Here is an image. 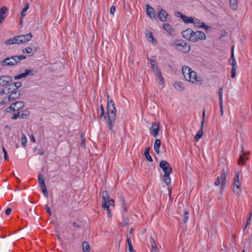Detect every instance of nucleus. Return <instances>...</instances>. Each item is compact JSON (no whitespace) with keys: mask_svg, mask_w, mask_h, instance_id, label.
Instances as JSON below:
<instances>
[{"mask_svg":"<svg viewBox=\"0 0 252 252\" xmlns=\"http://www.w3.org/2000/svg\"><path fill=\"white\" fill-rule=\"evenodd\" d=\"M251 220V216H249L248 218L247 219L246 224L245 226L244 229H246L248 225L250 223Z\"/></svg>","mask_w":252,"mask_h":252,"instance_id":"54","label":"nucleus"},{"mask_svg":"<svg viewBox=\"0 0 252 252\" xmlns=\"http://www.w3.org/2000/svg\"><path fill=\"white\" fill-rule=\"evenodd\" d=\"M191 24H193L195 26L204 29L206 31L211 30V28L205 25L203 22H201L200 20L197 18H193V21Z\"/></svg>","mask_w":252,"mask_h":252,"instance_id":"14","label":"nucleus"},{"mask_svg":"<svg viewBox=\"0 0 252 252\" xmlns=\"http://www.w3.org/2000/svg\"><path fill=\"white\" fill-rule=\"evenodd\" d=\"M147 13L151 18H155L154 9L149 5H147Z\"/></svg>","mask_w":252,"mask_h":252,"instance_id":"27","label":"nucleus"},{"mask_svg":"<svg viewBox=\"0 0 252 252\" xmlns=\"http://www.w3.org/2000/svg\"><path fill=\"white\" fill-rule=\"evenodd\" d=\"M229 63L232 66H237L236 62L234 57L233 47L231 49V55L229 60Z\"/></svg>","mask_w":252,"mask_h":252,"instance_id":"25","label":"nucleus"},{"mask_svg":"<svg viewBox=\"0 0 252 252\" xmlns=\"http://www.w3.org/2000/svg\"><path fill=\"white\" fill-rule=\"evenodd\" d=\"M158 19L162 21L165 22L166 21L167 16H168V13L166 11L164 10L162 8L159 6L158 8Z\"/></svg>","mask_w":252,"mask_h":252,"instance_id":"15","label":"nucleus"},{"mask_svg":"<svg viewBox=\"0 0 252 252\" xmlns=\"http://www.w3.org/2000/svg\"><path fill=\"white\" fill-rule=\"evenodd\" d=\"M150 245L151 248V252H158L159 250L157 247L156 243L152 237L150 239Z\"/></svg>","mask_w":252,"mask_h":252,"instance_id":"22","label":"nucleus"},{"mask_svg":"<svg viewBox=\"0 0 252 252\" xmlns=\"http://www.w3.org/2000/svg\"><path fill=\"white\" fill-rule=\"evenodd\" d=\"M128 248L133 247L130 237H127Z\"/></svg>","mask_w":252,"mask_h":252,"instance_id":"51","label":"nucleus"},{"mask_svg":"<svg viewBox=\"0 0 252 252\" xmlns=\"http://www.w3.org/2000/svg\"><path fill=\"white\" fill-rule=\"evenodd\" d=\"M20 96V94L17 92L12 93L8 97L10 101L18 99Z\"/></svg>","mask_w":252,"mask_h":252,"instance_id":"30","label":"nucleus"},{"mask_svg":"<svg viewBox=\"0 0 252 252\" xmlns=\"http://www.w3.org/2000/svg\"><path fill=\"white\" fill-rule=\"evenodd\" d=\"M38 183L40 186H45V184L44 182V179L41 174L38 175Z\"/></svg>","mask_w":252,"mask_h":252,"instance_id":"40","label":"nucleus"},{"mask_svg":"<svg viewBox=\"0 0 252 252\" xmlns=\"http://www.w3.org/2000/svg\"><path fill=\"white\" fill-rule=\"evenodd\" d=\"M159 129V124L156 123H153L150 129L151 134L155 137H156L158 134Z\"/></svg>","mask_w":252,"mask_h":252,"instance_id":"20","label":"nucleus"},{"mask_svg":"<svg viewBox=\"0 0 252 252\" xmlns=\"http://www.w3.org/2000/svg\"><path fill=\"white\" fill-rule=\"evenodd\" d=\"M173 86L175 89L178 91H182L184 90L183 85L181 82H175Z\"/></svg>","mask_w":252,"mask_h":252,"instance_id":"34","label":"nucleus"},{"mask_svg":"<svg viewBox=\"0 0 252 252\" xmlns=\"http://www.w3.org/2000/svg\"><path fill=\"white\" fill-rule=\"evenodd\" d=\"M160 140L158 139H157L155 140V143H154V150L155 152L158 154L159 153V148L160 147Z\"/></svg>","mask_w":252,"mask_h":252,"instance_id":"28","label":"nucleus"},{"mask_svg":"<svg viewBox=\"0 0 252 252\" xmlns=\"http://www.w3.org/2000/svg\"><path fill=\"white\" fill-rule=\"evenodd\" d=\"M146 36L147 40L149 41L152 42L153 44H155L157 43V41L154 39L152 32L149 31H147L146 32Z\"/></svg>","mask_w":252,"mask_h":252,"instance_id":"23","label":"nucleus"},{"mask_svg":"<svg viewBox=\"0 0 252 252\" xmlns=\"http://www.w3.org/2000/svg\"><path fill=\"white\" fill-rule=\"evenodd\" d=\"M26 58V56L23 55L13 56L2 60L0 63L2 66L15 65L21 60L25 59Z\"/></svg>","mask_w":252,"mask_h":252,"instance_id":"5","label":"nucleus"},{"mask_svg":"<svg viewBox=\"0 0 252 252\" xmlns=\"http://www.w3.org/2000/svg\"><path fill=\"white\" fill-rule=\"evenodd\" d=\"M11 212V209L10 208L6 209V210H5V214L6 215H10Z\"/></svg>","mask_w":252,"mask_h":252,"instance_id":"56","label":"nucleus"},{"mask_svg":"<svg viewBox=\"0 0 252 252\" xmlns=\"http://www.w3.org/2000/svg\"><path fill=\"white\" fill-rule=\"evenodd\" d=\"M32 38V34L29 33L25 35L17 36V41H18V44L25 43L31 40Z\"/></svg>","mask_w":252,"mask_h":252,"instance_id":"11","label":"nucleus"},{"mask_svg":"<svg viewBox=\"0 0 252 252\" xmlns=\"http://www.w3.org/2000/svg\"><path fill=\"white\" fill-rule=\"evenodd\" d=\"M175 15L177 17H180L185 23L188 24L192 23L193 18L191 17L187 16L185 15H183L180 12H176L175 13Z\"/></svg>","mask_w":252,"mask_h":252,"instance_id":"19","label":"nucleus"},{"mask_svg":"<svg viewBox=\"0 0 252 252\" xmlns=\"http://www.w3.org/2000/svg\"><path fill=\"white\" fill-rule=\"evenodd\" d=\"M30 6V4L28 2H26L25 3L24 7L22 10L21 12V17L23 18L25 16V13L27 11Z\"/></svg>","mask_w":252,"mask_h":252,"instance_id":"37","label":"nucleus"},{"mask_svg":"<svg viewBox=\"0 0 252 252\" xmlns=\"http://www.w3.org/2000/svg\"><path fill=\"white\" fill-rule=\"evenodd\" d=\"M10 102L8 97H4L1 101H0V105L6 104Z\"/></svg>","mask_w":252,"mask_h":252,"instance_id":"44","label":"nucleus"},{"mask_svg":"<svg viewBox=\"0 0 252 252\" xmlns=\"http://www.w3.org/2000/svg\"><path fill=\"white\" fill-rule=\"evenodd\" d=\"M126 252H136L133 247L128 248L127 250L126 251Z\"/></svg>","mask_w":252,"mask_h":252,"instance_id":"57","label":"nucleus"},{"mask_svg":"<svg viewBox=\"0 0 252 252\" xmlns=\"http://www.w3.org/2000/svg\"><path fill=\"white\" fill-rule=\"evenodd\" d=\"M116 11V7L114 6H111L110 8V14L112 16L114 15V12Z\"/></svg>","mask_w":252,"mask_h":252,"instance_id":"50","label":"nucleus"},{"mask_svg":"<svg viewBox=\"0 0 252 252\" xmlns=\"http://www.w3.org/2000/svg\"><path fill=\"white\" fill-rule=\"evenodd\" d=\"M25 106V103L23 101H18L12 103L9 107L5 109V111L8 113H11L13 111H19Z\"/></svg>","mask_w":252,"mask_h":252,"instance_id":"9","label":"nucleus"},{"mask_svg":"<svg viewBox=\"0 0 252 252\" xmlns=\"http://www.w3.org/2000/svg\"><path fill=\"white\" fill-rule=\"evenodd\" d=\"M81 146H82L83 147L85 148V143H84V141H83H83H82V142H81Z\"/></svg>","mask_w":252,"mask_h":252,"instance_id":"63","label":"nucleus"},{"mask_svg":"<svg viewBox=\"0 0 252 252\" xmlns=\"http://www.w3.org/2000/svg\"><path fill=\"white\" fill-rule=\"evenodd\" d=\"M40 188L41 191L43 193L44 195L46 197H48V193L46 188V185L45 186H40Z\"/></svg>","mask_w":252,"mask_h":252,"instance_id":"41","label":"nucleus"},{"mask_svg":"<svg viewBox=\"0 0 252 252\" xmlns=\"http://www.w3.org/2000/svg\"><path fill=\"white\" fill-rule=\"evenodd\" d=\"M193 38L195 39H194V40L193 41V42H196L199 40H205L206 35L203 32L196 31V32H194Z\"/></svg>","mask_w":252,"mask_h":252,"instance_id":"18","label":"nucleus"},{"mask_svg":"<svg viewBox=\"0 0 252 252\" xmlns=\"http://www.w3.org/2000/svg\"><path fill=\"white\" fill-rule=\"evenodd\" d=\"M12 81V78L9 76H0V87L7 85Z\"/></svg>","mask_w":252,"mask_h":252,"instance_id":"16","label":"nucleus"},{"mask_svg":"<svg viewBox=\"0 0 252 252\" xmlns=\"http://www.w3.org/2000/svg\"><path fill=\"white\" fill-rule=\"evenodd\" d=\"M44 154V150L43 149L40 150L39 151V155H43Z\"/></svg>","mask_w":252,"mask_h":252,"instance_id":"60","label":"nucleus"},{"mask_svg":"<svg viewBox=\"0 0 252 252\" xmlns=\"http://www.w3.org/2000/svg\"><path fill=\"white\" fill-rule=\"evenodd\" d=\"M35 73V71L33 69H26L23 73H21L19 75H15L14 76L15 80H18L21 78L27 77L29 75H33Z\"/></svg>","mask_w":252,"mask_h":252,"instance_id":"13","label":"nucleus"},{"mask_svg":"<svg viewBox=\"0 0 252 252\" xmlns=\"http://www.w3.org/2000/svg\"><path fill=\"white\" fill-rule=\"evenodd\" d=\"M155 75H156L158 80V83L161 85H163L164 84V81L162 76L161 71L157 72L155 74Z\"/></svg>","mask_w":252,"mask_h":252,"instance_id":"29","label":"nucleus"},{"mask_svg":"<svg viewBox=\"0 0 252 252\" xmlns=\"http://www.w3.org/2000/svg\"><path fill=\"white\" fill-rule=\"evenodd\" d=\"M14 85V86L15 87L16 89H17L21 87L22 83L21 82L19 81V82H16L15 83H13V84H11V85Z\"/></svg>","mask_w":252,"mask_h":252,"instance_id":"48","label":"nucleus"},{"mask_svg":"<svg viewBox=\"0 0 252 252\" xmlns=\"http://www.w3.org/2000/svg\"><path fill=\"white\" fill-rule=\"evenodd\" d=\"M202 135H203V130L199 129L197 131L196 135H195L194 139H195L196 141H198L202 137Z\"/></svg>","mask_w":252,"mask_h":252,"instance_id":"38","label":"nucleus"},{"mask_svg":"<svg viewBox=\"0 0 252 252\" xmlns=\"http://www.w3.org/2000/svg\"><path fill=\"white\" fill-rule=\"evenodd\" d=\"M226 174L227 172L224 170L223 169L222 170V172L220 175V176H218L216 181L215 182V185L216 186L220 185L221 189L220 191V194L222 193L224 188L225 186L226 182Z\"/></svg>","mask_w":252,"mask_h":252,"instance_id":"7","label":"nucleus"},{"mask_svg":"<svg viewBox=\"0 0 252 252\" xmlns=\"http://www.w3.org/2000/svg\"><path fill=\"white\" fill-rule=\"evenodd\" d=\"M18 112L19 114V118L22 119H26L30 115V112L27 110H22Z\"/></svg>","mask_w":252,"mask_h":252,"instance_id":"24","label":"nucleus"},{"mask_svg":"<svg viewBox=\"0 0 252 252\" xmlns=\"http://www.w3.org/2000/svg\"><path fill=\"white\" fill-rule=\"evenodd\" d=\"M21 143L23 146L25 147L27 145V138L25 134L23 133L21 138Z\"/></svg>","mask_w":252,"mask_h":252,"instance_id":"42","label":"nucleus"},{"mask_svg":"<svg viewBox=\"0 0 252 252\" xmlns=\"http://www.w3.org/2000/svg\"><path fill=\"white\" fill-rule=\"evenodd\" d=\"M205 110H204L203 112V113H202V119H204V120H205Z\"/></svg>","mask_w":252,"mask_h":252,"instance_id":"62","label":"nucleus"},{"mask_svg":"<svg viewBox=\"0 0 252 252\" xmlns=\"http://www.w3.org/2000/svg\"><path fill=\"white\" fill-rule=\"evenodd\" d=\"M189 219V213L188 211H185L184 213L183 217V220L185 223H186Z\"/></svg>","mask_w":252,"mask_h":252,"instance_id":"43","label":"nucleus"},{"mask_svg":"<svg viewBox=\"0 0 252 252\" xmlns=\"http://www.w3.org/2000/svg\"><path fill=\"white\" fill-rule=\"evenodd\" d=\"M159 167L164 172L163 179L165 183L167 185H169L171 183L169 175L172 172L171 166L166 161L161 160L159 163Z\"/></svg>","mask_w":252,"mask_h":252,"instance_id":"4","label":"nucleus"},{"mask_svg":"<svg viewBox=\"0 0 252 252\" xmlns=\"http://www.w3.org/2000/svg\"><path fill=\"white\" fill-rule=\"evenodd\" d=\"M182 73L185 79L192 83L199 84L202 82V79L197 76L196 73L191 68L187 65H183L182 68Z\"/></svg>","mask_w":252,"mask_h":252,"instance_id":"2","label":"nucleus"},{"mask_svg":"<svg viewBox=\"0 0 252 252\" xmlns=\"http://www.w3.org/2000/svg\"><path fill=\"white\" fill-rule=\"evenodd\" d=\"M182 35L185 39L190 42H193V41L194 40V39L195 38H193L194 31L190 28L183 31L182 32Z\"/></svg>","mask_w":252,"mask_h":252,"instance_id":"10","label":"nucleus"},{"mask_svg":"<svg viewBox=\"0 0 252 252\" xmlns=\"http://www.w3.org/2000/svg\"><path fill=\"white\" fill-rule=\"evenodd\" d=\"M163 28L166 31H167V32L170 34H171L173 31L172 27L168 24H163Z\"/></svg>","mask_w":252,"mask_h":252,"instance_id":"31","label":"nucleus"},{"mask_svg":"<svg viewBox=\"0 0 252 252\" xmlns=\"http://www.w3.org/2000/svg\"><path fill=\"white\" fill-rule=\"evenodd\" d=\"M5 43L7 45H10L13 44H18V41H17V36L7 40L5 41Z\"/></svg>","mask_w":252,"mask_h":252,"instance_id":"32","label":"nucleus"},{"mask_svg":"<svg viewBox=\"0 0 252 252\" xmlns=\"http://www.w3.org/2000/svg\"><path fill=\"white\" fill-rule=\"evenodd\" d=\"M2 150L4 154V158L6 161L9 160V158L7 155V153L4 147H2Z\"/></svg>","mask_w":252,"mask_h":252,"instance_id":"45","label":"nucleus"},{"mask_svg":"<svg viewBox=\"0 0 252 252\" xmlns=\"http://www.w3.org/2000/svg\"><path fill=\"white\" fill-rule=\"evenodd\" d=\"M7 10L8 9L5 6H2L0 8V24L4 21L6 17L5 13Z\"/></svg>","mask_w":252,"mask_h":252,"instance_id":"21","label":"nucleus"},{"mask_svg":"<svg viewBox=\"0 0 252 252\" xmlns=\"http://www.w3.org/2000/svg\"><path fill=\"white\" fill-rule=\"evenodd\" d=\"M82 249L83 252H89L90 250V245L88 242L84 241L82 243Z\"/></svg>","mask_w":252,"mask_h":252,"instance_id":"33","label":"nucleus"},{"mask_svg":"<svg viewBox=\"0 0 252 252\" xmlns=\"http://www.w3.org/2000/svg\"><path fill=\"white\" fill-rule=\"evenodd\" d=\"M45 209H46V212L50 215V216H51L52 215V213L51 212V210H50V207L47 205H45Z\"/></svg>","mask_w":252,"mask_h":252,"instance_id":"52","label":"nucleus"},{"mask_svg":"<svg viewBox=\"0 0 252 252\" xmlns=\"http://www.w3.org/2000/svg\"><path fill=\"white\" fill-rule=\"evenodd\" d=\"M11 118L12 120H16L17 118H19V114H18V112L13 113Z\"/></svg>","mask_w":252,"mask_h":252,"instance_id":"49","label":"nucleus"},{"mask_svg":"<svg viewBox=\"0 0 252 252\" xmlns=\"http://www.w3.org/2000/svg\"><path fill=\"white\" fill-rule=\"evenodd\" d=\"M102 207L106 210L108 217L111 218V210L114 207V201L109 198V195L106 191L102 192Z\"/></svg>","mask_w":252,"mask_h":252,"instance_id":"3","label":"nucleus"},{"mask_svg":"<svg viewBox=\"0 0 252 252\" xmlns=\"http://www.w3.org/2000/svg\"><path fill=\"white\" fill-rule=\"evenodd\" d=\"M220 115L221 116H223V103H220Z\"/></svg>","mask_w":252,"mask_h":252,"instance_id":"53","label":"nucleus"},{"mask_svg":"<svg viewBox=\"0 0 252 252\" xmlns=\"http://www.w3.org/2000/svg\"><path fill=\"white\" fill-rule=\"evenodd\" d=\"M218 94H219V103H223V100H222L223 88L222 87L219 89V90L218 91Z\"/></svg>","mask_w":252,"mask_h":252,"instance_id":"39","label":"nucleus"},{"mask_svg":"<svg viewBox=\"0 0 252 252\" xmlns=\"http://www.w3.org/2000/svg\"><path fill=\"white\" fill-rule=\"evenodd\" d=\"M171 45L177 50L184 53H188L190 51V45L184 41H175Z\"/></svg>","mask_w":252,"mask_h":252,"instance_id":"6","label":"nucleus"},{"mask_svg":"<svg viewBox=\"0 0 252 252\" xmlns=\"http://www.w3.org/2000/svg\"><path fill=\"white\" fill-rule=\"evenodd\" d=\"M156 60L157 57L155 56L151 57L149 59V61H150V63L151 64L152 69L154 74L160 71L158 67V63L156 62Z\"/></svg>","mask_w":252,"mask_h":252,"instance_id":"12","label":"nucleus"},{"mask_svg":"<svg viewBox=\"0 0 252 252\" xmlns=\"http://www.w3.org/2000/svg\"><path fill=\"white\" fill-rule=\"evenodd\" d=\"M133 228H131V229H130V230H129V233H132V232H133Z\"/></svg>","mask_w":252,"mask_h":252,"instance_id":"64","label":"nucleus"},{"mask_svg":"<svg viewBox=\"0 0 252 252\" xmlns=\"http://www.w3.org/2000/svg\"><path fill=\"white\" fill-rule=\"evenodd\" d=\"M100 110H101V111L100 118L102 119L103 116L104 115V108H103V106L102 105H101V106H100Z\"/></svg>","mask_w":252,"mask_h":252,"instance_id":"55","label":"nucleus"},{"mask_svg":"<svg viewBox=\"0 0 252 252\" xmlns=\"http://www.w3.org/2000/svg\"><path fill=\"white\" fill-rule=\"evenodd\" d=\"M244 148L243 146H242V150L240 154L239 159L238 161V164L244 165L245 164V162L247 160H248V158L247 156L246 153L244 152Z\"/></svg>","mask_w":252,"mask_h":252,"instance_id":"17","label":"nucleus"},{"mask_svg":"<svg viewBox=\"0 0 252 252\" xmlns=\"http://www.w3.org/2000/svg\"><path fill=\"white\" fill-rule=\"evenodd\" d=\"M121 203H122V209H123V211H124L125 212H126L127 208L126 207V202H125L124 198H122L121 199Z\"/></svg>","mask_w":252,"mask_h":252,"instance_id":"47","label":"nucleus"},{"mask_svg":"<svg viewBox=\"0 0 252 252\" xmlns=\"http://www.w3.org/2000/svg\"><path fill=\"white\" fill-rule=\"evenodd\" d=\"M116 109L114 106V103L112 99L109 98L107 95V127L112 130L116 119Z\"/></svg>","mask_w":252,"mask_h":252,"instance_id":"1","label":"nucleus"},{"mask_svg":"<svg viewBox=\"0 0 252 252\" xmlns=\"http://www.w3.org/2000/svg\"><path fill=\"white\" fill-rule=\"evenodd\" d=\"M22 51L24 53H26L29 56L31 57L34 54L35 50H34L31 47H27L23 49Z\"/></svg>","mask_w":252,"mask_h":252,"instance_id":"26","label":"nucleus"},{"mask_svg":"<svg viewBox=\"0 0 252 252\" xmlns=\"http://www.w3.org/2000/svg\"><path fill=\"white\" fill-rule=\"evenodd\" d=\"M204 122H205V120H204V119H202V121L201 122V127L200 129L203 130Z\"/></svg>","mask_w":252,"mask_h":252,"instance_id":"59","label":"nucleus"},{"mask_svg":"<svg viewBox=\"0 0 252 252\" xmlns=\"http://www.w3.org/2000/svg\"><path fill=\"white\" fill-rule=\"evenodd\" d=\"M30 139L31 141H33V142H35V139H34V137L33 135H31L30 136Z\"/></svg>","mask_w":252,"mask_h":252,"instance_id":"61","label":"nucleus"},{"mask_svg":"<svg viewBox=\"0 0 252 252\" xmlns=\"http://www.w3.org/2000/svg\"><path fill=\"white\" fill-rule=\"evenodd\" d=\"M237 68V66H232L231 69V76L232 78H234L236 76V71Z\"/></svg>","mask_w":252,"mask_h":252,"instance_id":"46","label":"nucleus"},{"mask_svg":"<svg viewBox=\"0 0 252 252\" xmlns=\"http://www.w3.org/2000/svg\"><path fill=\"white\" fill-rule=\"evenodd\" d=\"M233 193L238 196H240L242 192L238 173L236 174L234 179L233 183Z\"/></svg>","mask_w":252,"mask_h":252,"instance_id":"8","label":"nucleus"},{"mask_svg":"<svg viewBox=\"0 0 252 252\" xmlns=\"http://www.w3.org/2000/svg\"><path fill=\"white\" fill-rule=\"evenodd\" d=\"M229 4L231 8L233 10H236L237 9L238 5L236 0H230Z\"/></svg>","mask_w":252,"mask_h":252,"instance_id":"36","label":"nucleus"},{"mask_svg":"<svg viewBox=\"0 0 252 252\" xmlns=\"http://www.w3.org/2000/svg\"><path fill=\"white\" fill-rule=\"evenodd\" d=\"M6 94L5 90L4 89H2L0 91V96H1Z\"/></svg>","mask_w":252,"mask_h":252,"instance_id":"58","label":"nucleus"},{"mask_svg":"<svg viewBox=\"0 0 252 252\" xmlns=\"http://www.w3.org/2000/svg\"><path fill=\"white\" fill-rule=\"evenodd\" d=\"M149 150H150V148L149 147L145 149L144 155H145V158L148 161H149L150 162H152L153 159L149 154Z\"/></svg>","mask_w":252,"mask_h":252,"instance_id":"35","label":"nucleus"}]
</instances>
